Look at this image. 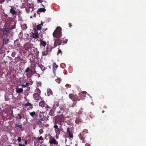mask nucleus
<instances>
[{"label":"nucleus","mask_w":146,"mask_h":146,"mask_svg":"<svg viewBox=\"0 0 146 146\" xmlns=\"http://www.w3.org/2000/svg\"><path fill=\"white\" fill-rule=\"evenodd\" d=\"M64 111L60 110L59 111L57 112L58 113H60V115L56 116L54 119V124H58L59 125H61L62 122H64L65 120V118L64 115H62V112Z\"/></svg>","instance_id":"f257e3e1"},{"label":"nucleus","mask_w":146,"mask_h":146,"mask_svg":"<svg viewBox=\"0 0 146 146\" xmlns=\"http://www.w3.org/2000/svg\"><path fill=\"white\" fill-rule=\"evenodd\" d=\"M61 30L60 27H57L53 33V37L56 38H60L62 36Z\"/></svg>","instance_id":"f03ea898"},{"label":"nucleus","mask_w":146,"mask_h":146,"mask_svg":"<svg viewBox=\"0 0 146 146\" xmlns=\"http://www.w3.org/2000/svg\"><path fill=\"white\" fill-rule=\"evenodd\" d=\"M40 91L39 90H37L36 92L34 93L33 94V97L35 100H36V102H38L40 99L42 100L41 97L40 96Z\"/></svg>","instance_id":"7ed1b4c3"},{"label":"nucleus","mask_w":146,"mask_h":146,"mask_svg":"<svg viewBox=\"0 0 146 146\" xmlns=\"http://www.w3.org/2000/svg\"><path fill=\"white\" fill-rule=\"evenodd\" d=\"M3 35L6 37H8L9 36V34L11 32L8 28L4 27L2 30Z\"/></svg>","instance_id":"20e7f679"},{"label":"nucleus","mask_w":146,"mask_h":146,"mask_svg":"<svg viewBox=\"0 0 146 146\" xmlns=\"http://www.w3.org/2000/svg\"><path fill=\"white\" fill-rule=\"evenodd\" d=\"M88 130L87 129H84L83 130L82 133H80L79 135V137L80 139L82 141V142H84H84V139H85V137H84V133H88Z\"/></svg>","instance_id":"39448f33"},{"label":"nucleus","mask_w":146,"mask_h":146,"mask_svg":"<svg viewBox=\"0 0 146 146\" xmlns=\"http://www.w3.org/2000/svg\"><path fill=\"white\" fill-rule=\"evenodd\" d=\"M70 98L73 101H79L80 99L79 97L76 95L73 94H70L69 95Z\"/></svg>","instance_id":"423d86ee"},{"label":"nucleus","mask_w":146,"mask_h":146,"mask_svg":"<svg viewBox=\"0 0 146 146\" xmlns=\"http://www.w3.org/2000/svg\"><path fill=\"white\" fill-rule=\"evenodd\" d=\"M53 127L55 131L56 135H59L60 132L62 131L61 128H59L58 126L56 124H54L53 126Z\"/></svg>","instance_id":"0eeeda50"},{"label":"nucleus","mask_w":146,"mask_h":146,"mask_svg":"<svg viewBox=\"0 0 146 146\" xmlns=\"http://www.w3.org/2000/svg\"><path fill=\"white\" fill-rule=\"evenodd\" d=\"M57 39H54L55 42L54 43V47H56L57 45H61L62 40L60 38H57Z\"/></svg>","instance_id":"6e6552de"},{"label":"nucleus","mask_w":146,"mask_h":146,"mask_svg":"<svg viewBox=\"0 0 146 146\" xmlns=\"http://www.w3.org/2000/svg\"><path fill=\"white\" fill-rule=\"evenodd\" d=\"M51 137V138L50 139L49 141L50 144L51 145L53 144L57 145L58 144V141H57L55 139L54 137Z\"/></svg>","instance_id":"1a4fd4ad"},{"label":"nucleus","mask_w":146,"mask_h":146,"mask_svg":"<svg viewBox=\"0 0 146 146\" xmlns=\"http://www.w3.org/2000/svg\"><path fill=\"white\" fill-rule=\"evenodd\" d=\"M34 33L32 35V37L34 38H37L38 37V33L36 29H34Z\"/></svg>","instance_id":"9d476101"},{"label":"nucleus","mask_w":146,"mask_h":146,"mask_svg":"<svg viewBox=\"0 0 146 146\" xmlns=\"http://www.w3.org/2000/svg\"><path fill=\"white\" fill-rule=\"evenodd\" d=\"M58 67V66L56 64L55 62H54L53 65L52 70L53 73L55 76H56V71Z\"/></svg>","instance_id":"9b49d317"},{"label":"nucleus","mask_w":146,"mask_h":146,"mask_svg":"<svg viewBox=\"0 0 146 146\" xmlns=\"http://www.w3.org/2000/svg\"><path fill=\"white\" fill-rule=\"evenodd\" d=\"M42 121H44L43 118L37 119L36 120V122L37 123L38 125L41 126L43 125L44 122H42Z\"/></svg>","instance_id":"f8f14e48"},{"label":"nucleus","mask_w":146,"mask_h":146,"mask_svg":"<svg viewBox=\"0 0 146 146\" xmlns=\"http://www.w3.org/2000/svg\"><path fill=\"white\" fill-rule=\"evenodd\" d=\"M24 47L26 50H28L29 49L31 48L32 45L30 43H27L25 45Z\"/></svg>","instance_id":"ddd939ff"},{"label":"nucleus","mask_w":146,"mask_h":146,"mask_svg":"<svg viewBox=\"0 0 146 146\" xmlns=\"http://www.w3.org/2000/svg\"><path fill=\"white\" fill-rule=\"evenodd\" d=\"M54 105H52V106H50L46 104V106L45 107V110L46 111H49L50 110L54 108Z\"/></svg>","instance_id":"4468645a"},{"label":"nucleus","mask_w":146,"mask_h":146,"mask_svg":"<svg viewBox=\"0 0 146 146\" xmlns=\"http://www.w3.org/2000/svg\"><path fill=\"white\" fill-rule=\"evenodd\" d=\"M44 23L42 22V21H41V24L38 25L36 26V30H40L42 26H43V24Z\"/></svg>","instance_id":"2eb2a0df"},{"label":"nucleus","mask_w":146,"mask_h":146,"mask_svg":"<svg viewBox=\"0 0 146 146\" xmlns=\"http://www.w3.org/2000/svg\"><path fill=\"white\" fill-rule=\"evenodd\" d=\"M23 106H25V108L28 106L30 109H32L33 108V105L29 102H28L27 104L23 105Z\"/></svg>","instance_id":"dca6fc26"},{"label":"nucleus","mask_w":146,"mask_h":146,"mask_svg":"<svg viewBox=\"0 0 146 146\" xmlns=\"http://www.w3.org/2000/svg\"><path fill=\"white\" fill-rule=\"evenodd\" d=\"M11 8L10 10V13L13 15H16L17 14V11L13 9L12 8V7H11Z\"/></svg>","instance_id":"f3484780"},{"label":"nucleus","mask_w":146,"mask_h":146,"mask_svg":"<svg viewBox=\"0 0 146 146\" xmlns=\"http://www.w3.org/2000/svg\"><path fill=\"white\" fill-rule=\"evenodd\" d=\"M46 104L44 101H40L39 103V106L42 108L44 107H45L46 106Z\"/></svg>","instance_id":"a211bd4d"},{"label":"nucleus","mask_w":146,"mask_h":146,"mask_svg":"<svg viewBox=\"0 0 146 146\" xmlns=\"http://www.w3.org/2000/svg\"><path fill=\"white\" fill-rule=\"evenodd\" d=\"M46 11V9L44 8H40L38 9V10L37 11V13L38 14H40V12H44Z\"/></svg>","instance_id":"6ab92c4d"},{"label":"nucleus","mask_w":146,"mask_h":146,"mask_svg":"<svg viewBox=\"0 0 146 146\" xmlns=\"http://www.w3.org/2000/svg\"><path fill=\"white\" fill-rule=\"evenodd\" d=\"M9 41V39L6 38H4L3 40V44L6 45L7 44Z\"/></svg>","instance_id":"aec40b11"},{"label":"nucleus","mask_w":146,"mask_h":146,"mask_svg":"<svg viewBox=\"0 0 146 146\" xmlns=\"http://www.w3.org/2000/svg\"><path fill=\"white\" fill-rule=\"evenodd\" d=\"M16 90L17 93L21 94L23 93V89L22 88H18L16 89Z\"/></svg>","instance_id":"412c9836"},{"label":"nucleus","mask_w":146,"mask_h":146,"mask_svg":"<svg viewBox=\"0 0 146 146\" xmlns=\"http://www.w3.org/2000/svg\"><path fill=\"white\" fill-rule=\"evenodd\" d=\"M40 45L41 46H42L43 47H45V46L46 44V42H45L42 41L41 40H40Z\"/></svg>","instance_id":"4be33fe9"},{"label":"nucleus","mask_w":146,"mask_h":146,"mask_svg":"<svg viewBox=\"0 0 146 146\" xmlns=\"http://www.w3.org/2000/svg\"><path fill=\"white\" fill-rule=\"evenodd\" d=\"M47 94L48 96L52 95L53 92L50 89H48L47 90Z\"/></svg>","instance_id":"5701e85b"},{"label":"nucleus","mask_w":146,"mask_h":146,"mask_svg":"<svg viewBox=\"0 0 146 146\" xmlns=\"http://www.w3.org/2000/svg\"><path fill=\"white\" fill-rule=\"evenodd\" d=\"M25 9L27 13H30V12H31L33 10V9H30L28 8H26Z\"/></svg>","instance_id":"b1692460"},{"label":"nucleus","mask_w":146,"mask_h":146,"mask_svg":"<svg viewBox=\"0 0 146 146\" xmlns=\"http://www.w3.org/2000/svg\"><path fill=\"white\" fill-rule=\"evenodd\" d=\"M27 7H26V8H28L30 9H33V4L28 3L27 4Z\"/></svg>","instance_id":"393cba45"},{"label":"nucleus","mask_w":146,"mask_h":146,"mask_svg":"<svg viewBox=\"0 0 146 146\" xmlns=\"http://www.w3.org/2000/svg\"><path fill=\"white\" fill-rule=\"evenodd\" d=\"M39 116L41 118H42V117H45L44 115V114H46L45 112H41L39 113Z\"/></svg>","instance_id":"a878e982"},{"label":"nucleus","mask_w":146,"mask_h":146,"mask_svg":"<svg viewBox=\"0 0 146 146\" xmlns=\"http://www.w3.org/2000/svg\"><path fill=\"white\" fill-rule=\"evenodd\" d=\"M61 39L62 40V42L63 43V44H62L63 45L67 43V41H68V40L66 39H64V38H63L62 39V38H61Z\"/></svg>","instance_id":"bb28decb"},{"label":"nucleus","mask_w":146,"mask_h":146,"mask_svg":"<svg viewBox=\"0 0 146 146\" xmlns=\"http://www.w3.org/2000/svg\"><path fill=\"white\" fill-rule=\"evenodd\" d=\"M54 47H51L50 46H48L46 48V50L48 51H51L52 49Z\"/></svg>","instance_id":"cd10ccee"},{"label":"nucleus","mask_w":146,"mask_h":146,"mask_svg":"<svg viewBox=\"0 0 146 146\" xmlns=\"http://www.w3.org/2000/svg\"><path fill=\"white\" fill-rule=\"evenodd\" d=\"M81 122V119L80 118L78 117L75 120V123L77 124Z\"/></svg>","instance_id":"c85d7f7f"},{"label":"nucleus","mask_w":146,"mask_h":146,"mask_svg":"<svg viewBox=\"0 0 146 146\" xmlns=\"http://www.w3.org/2000/svg\"><path fill=\"white\" fill-rule=\"evenodd\" d=\"M61 80L60 78L57 77V78L56 79L55 81L58 83L59 84L60 83Z\"/></svg>","instance_id":"c756f323"},{"label":"nucleus","mask_w":146,"mask_h":146,"mask_svg":"<svg viewBox=\"0 0 146 146\" xmlns=\"http://www.w3.org/2000/svg\"><path fill=\"white\" fill-rule=\"evenodd\" d=\"M86 93H87V92H86L84 91L82 93H79V96H81L82 95V96H83V97H85V95H84V94H85Z\"/></svg>","instance_id":"7c9ffc66"},{"label":"nucleus","mask_w":146,"mask_h":146,"mask_svg":"<svg viewBox=\"0 0 146 146\" xmlns=\"http://www.w3.org/2000/svg\"><path fill=\"white\" fill-rule=\"evenodd\" d=\"M49 114L51 116H53L54 113L53 110L52 109L51 110L49 111Z\"/></svg>","instance_id":"2f4dec72"},{"label":"nucleus","mask_w":146,"mask_h":146,"mask_svg":"<svg viewBox=\"0 0 146 146\" xmlns=\"http://www.w3.org/2000/svg\"><path fill=\"white\" fill-rule=\"evenodd\" d=\"M30 114L32 117H34V116L36 115V113L35 111H33L30 113Z\"/></svg>","instance_id":"473e14b6"},{"label":"nucleus","mask_w":146,"mask_h":146,"mask_svg":"<svg viewBox=\"0 0 146 146\" xmlns=\"http://www.w3.org/2000/svg\"><path fill=\"white\" fill-rule=\"evenodd\" d=\"M48 53V52L46 50V51H45L42 52V55L44 56H46L47 55Z\"/></svg>","instance_id":"72a5a7b5"},{"label":"nucleus","mask_w":146,"mask_h":146,"mask_svg":"<svg viewBox=\"0 0 146 146\" xmlns=\"http://www.w3.org/2000/svg\"><path fill=\"white\" fill-rule=\"evenodd\" d=\"M73 103L72 107L73 108L75 106H76V104L77 103V102L76 101H73Z\"/></svg>","instance_id":"f704fd0d"},{"label":"nucleus","mask_w":146,"mask_h":146,"mask_svg":"<svg viewBox=\"0 0 146 146\" xmlns=\"http://www.w3.org/2000/svg\"><path fill=\"white\" fill-rule=\"evenodd\" d=\"M70 139H72L73 137V134L72 133L68 134Z\"/></svg>","instance_id":"c9c22d12"},{"label":"nucleus","mask_w":146,"mask_h":146,"mask_svg":"<svg viewBox=\"0 0 146 146\" xmlns=\"http://www.w3.org/2000/svg\"><path fill=\"white\" fill-rule=\"evenodd\" d=\"M15 27L16 26L15 25L12 26L11 27H10V28H8L10 30V31H11V30H12L15 28Z\"/></svg>","instance_id":"e433bc0d"},{"label":"nucleus","mask_w":146,"mask_h":146,"mask_svg":"<svg viewBox=\"0 0 146 146\" xmlns=\"http://www.w3.org/2000/svg\"><path fill=\"white\" fill-rule=\"evenodd\" d=\"M15 126L16 127H19L20 128H22L23 127L21 125H18L17 124H16L15 125Z\"/></svg>","instance_id":"4c0bfd02"},{"label":"nucleus","mask_w":146,"mask_h":146,"mask_svg":"<svg viewBox=\"0 0 146 146\" xmlns=\"http://www.w3.org/2000/svg\"><path fill=\"white\" fill-rule=\"evenodd\" d=\"M29 71H31V72L32 71L31 70L29 69V67H28L25 70V72L26 73H27L29 72Z\"/></svg>","instance_id":"58836bf2"},{"label":"nucleus","mask_w":146,"mask_h":146,"mask_svg":"<svg viewBox=\"0 0 146 146\" xmlns=\"http://www.w3.org/2000/svg\"><path fill=\"white\" fill-rule=\"evenodd\" d=\"M23 29H26L27 28V26L26 24L24 25L23 26Z\"/></svg>","instance_id":"ea45409f"},{"label":"nucleus","mask_w":146,"mask_h":146,"mask_svg":"<svg viewBox=\"0 0 146 146\" xmlns=\"http://www.w3.org/2000/svg\"><path fill=\"white\" fill-rule=\"evenodd\" d=\"M67 133L68 134H69L70 133H71V132H70V129L69 128H68L67 129Z\"/></svg>","instance_id":"a19ab883"},{"label":"nucleus","mask_w":146,"mask_h":146,"mask_svg":"<svg viewBox=\"0 0 146 146\" xmlns=\"http://www.w3.org/2000/svg\"><path fill=\"white\" fill-rule=\"evenodd\" d=\"M25 86H26V87L27 88H30V87H29V83H28V82H26L25 84Z\"/></svg>","instance_id":"79ce46f5"},{"label":"nucleus","mask_w":146,"mask_h":146,"mask_svg":"<svg viewBox=\"0 0 146 146\" xmlns=\"http://www.w3.org/2000/svg\"><path fill=\"white\" fill-rule=\"evenodd\" d=\"M61 53V55L62 54V52L61 50L60 49H59L58 50V51L57 52V54H58L60 53Z\"/></svg>","instance_id":"37998d69"},{"label":"nucleus","mask_w":146,"mask_h":146,"mask_svg":"<svg viewBox=\"0 0 146 146\" xmlns=\"http://www.w3.org/2000/svg\"><path fill=\"white\" fill-rule=\"evenodd\" d=\"M18 116L19 117V119L21 120L22 118V117L21 116V115L19 113L18 114Z\"/></svg>","instance_id":"c03bdc74"},{"label":"nucleus","mask_w":146,"mask_h":146,"mask_svg":"<svg viewBox=\"0 0 146 146\" xmlns=\"http://www.w3.org/2000/svg\"><path fill=\"white\" fill-rule=\"evenodd\" d=\"M38 0V3H41L42 2H43L45 3H46L45 1H43V0Z\"/></svg>","instance_id":"a18cd8bd"},{"label":"nucleus","mask_w":146,"mask_h":146,"mask_svg":"<svg viewBox=\"0 0 146 146\" xmlns=\"http://www.w3.org/2000/svg\"><path fill=\"white\" fill-rule=\"evenodd\" d=\"M39 132L40 134H42L43 132V131L42 129H40L39 131Z\"/></svg>","instance_id":"49530a36"},{"label":"nucleus","mask_w":146,"mask_h":146,"mask_svg":"<svg viewBox=\"0 0 146 146\" xmlns=\"http://www.w3.org/2000/svg\"><path fill=\"white\" fill-rule=\"evenodd\" d=\"M17 140L19 142H20L21 141V137H19L17 138Z\"/></svg>","instance_id":"de8ad7c7"},{"label":"nucleus","mask_w":146,"mask_h":146,"mask_svg":"<svg viewBox=\"0 0 146 146\" xmlns=\"http://www.w3.org/2000/svg\"><path fill=\"white\" fill-rule=\"evenodd\" d=\"M43 138L42 137V136H40V137L39 138H38V139L39 140H43Z\"/></svg>","instance_id":"09e8293b"},{"label":"nucleus","mask_w":146,"mask_h":146,"mask_svg":"<svg viewBox=\"0 0 146 146\" xmlns=\"http://www.w3.org/2000/svg\"><path fill=\"white\" fill-rule=\"evenodd\" d=\"M21 86H22V87L23 88H25L26 87V86H25V84H22V85H21Z\"/></svg>","instance_id":"8fccbe9b"},{"label":"nucleus","mask_w":146,"mask_h":146,"mask_svg":"<svg viewBox=\"0 0 146 146\" xmlns=\"http://www.w3.org/2000/svg\"><path fill=\"white\" fill-rule=\"evenodd\" d=\"M19 146H25V145H24V144H19Z\"/></svg>","instance_id":"3c124183"},{"label":"nucleus","mask_w":146,"mask_h":146,"mask_svg":"<svg viewBox=\"0 0 146 146\" xmlns=\"http://www.w3.org/2000/svg\"><path fill=\"white\" fill-rule=\"evenodd\" d=\"M39 67L42 69L44 66L43 65H41L40 66H39Z\"/></svg>","instance_id":"603ef678"},{"label":"nucleus","mask_w":146,"mask_h":146,"mask_svg":"<svg viewBox=\"0 0 146 146\" xmlns=\"http://www.w3.org/2000/svg\"><path fill=\"white\" fill-rule=\"evenodd\" d=\"M69 26L70 27L72 26L71 23H68Z\"/></svg>","instance_id":"864d4df0"},{"label":"nucleus","mask_w":146,"mask_h":146,"mask_svg":"<svg viewBox=\"0 0 146 146\" xmlns=\"http://www.w3.org/2000/svg\"><path fill=\"white\" fill-rule=\"evenodd\" d=\"M85 146H90V145L88 144V143H86V145H85Z\"/></svg>","instance_id":"5fc2aeb1"},{"label":"nucleus","mask_w":146,"mask_h":146,"mask_svg":"<svg viewBox=\"0 0 146 146\" xmlns=\"http://www.w3.org/2000/svg\"><path fill=\"white\" fill-rule=\"evenodd\" d=\"M1 0V1L2 3L3 2L5 1V0Z\"/></svg>","instance_id":"6e6d98bb"},{"label":"nucleus","mask_w":146,"mask_h":146,"mask_svg":"<svg viewBox=\"0 0 146 146\" xmlns=\"http://www.w3.org/2000/svg\"><path fill=\"white\" fill-rule=\"evenodd\" d=\"M104 112H105L104 111V110H103V111H102V113H104Z\"/></svg>","instance_id":"4d7b16f0"},{"label":"nucleus","mask_w":146,"mask_h":146,"mask_svg":"<svg viewBox=\"0 0 146 146\" xmlns=\"http://www.w3.org/2000/svg\"><path fill=\"white\" fill-rule=\"evenodd\" d=\"M21 34H22V33H19V35H21Z\"/></svg>","instance_id":"13d9d810"},{"label":"nucleus","mask_w":146,"mask_h":146,"mask_svg":"<svg viewBox=\"0 0 146 146\" xmlns=\"http://www.w3.org/2000/svg\"><path fill=\"white\" fill-rule=\"evenodd\" d=\"M27 143V142L26 141H25V144H26Z\"/></svg>","instance_id":"bf43d9fd"},{"label":"nucleus","mask_w":146,"mask_h":146,"mask_svg":"<svg viewBox=\"0 0 146 146\" xmlns=\"http://www.w3.org/2000/svg\"><path fill=\"white\" fill-rule=\"evenodd\" d=\"M16 118L17 119L18 118V117L17 116H16Z\"/></svg>","instance_id":"052dcab7"},{"label":"nucleus","mask_w":146,"mask_h":146,"mask_svg":"<svg viewBox=\"0 0 146 146\" xmlns=\"http://www.w3.org/2000/svg\"><path fill=\"white\" fill-rule=\"evenodd\" d=\"M43 146H47V145H44Z\"/></svg>","instance_id":"680f3d73"},{"label":"nucleus","mask_w":146,"mask_h":146,"mask_svg":"<svg viewBox=\"0 0 146 146\" xmlns=\"http://www.w3.org/2000/svg\"><path fill=\"white\" fill-rule=\"evenodd\" d=\"M66 146H68V145H66Z\"/></svg>","instance_id":"e2e57ef3"},{"label":"nucleus","mask_w":146,"mask_h":146,"mask_svg":"<svg viewBox=\"0 0 146 146\" xmlns=\"http://www.w3.org/2000/svg\"><path fill=\"white\" fill-rule=\"evenodd\" d=\"M35 15H36V13H35V14H34V16H35Z\"/></svg>","instance_id":"0e129e2a"},{"label":"nucleus","mask_w":146,"mask_h":146,"mask_svg":"<svg viewBox=\"0 0 146 146\" xmlns=\"http://www.w3.org/2000/svg\"><path fill=\"white\" fill-rule=\"evenodd\" d=\"M30 17H31V18H32V17L31 16Z\"/></svg>","instance_id":"69168bd1"},{"label":"nucleus","mask_w":146,"mask_h":146,"mask_svg":"<svg viewBox=\"0 0 146 146\" xmlns=\"http://www.w3.org/2000/svg\"><path fill=\"white\" fill-rule=\"evenodd\" d=\"M42 5L44 7V6L43 5Z\"/></svg>","instance_id":"338daca9"},{"label":"nucleus","mask_w":146,"mask_h":146,"mask_svg":"<svg viewBox=\"0 0 146 146\" xmlns=\"http://www.w3.org/2000/svg\"><path fill=\"white\" fill-rule=\"evenodd\" d=\"M105 107L106 108V106H105Z\"/></svg>","instance_id":"774afa93"}]
</instances>
